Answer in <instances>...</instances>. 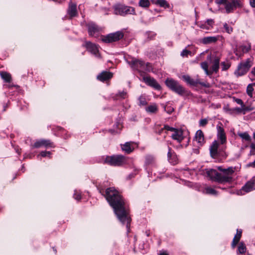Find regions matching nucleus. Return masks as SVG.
Instances as JSON below:
<instances>
[{"mask_svg": "<svg viewBox=\"0 0 255 255\" xmlns=\"http://www.w3.org/2000/svg\"><path fill=\"white\" fill-rule=\"evenodd\" d=\"M216 3L218 4H226L227 0H216Z\"/></svg>", "mask_w": 255, "mask_h": 255, "instance_id": "obj_52", "label": "nucleus"}, {"mask_svg": "<svg viewBox=\"0 0 255 255\" xmlns=\"http://www.w3.org/2000/svg\"><path fill=\"white\" fill-rule=\"evenodd\" d=\"M222 70L223 71L227 70L231 66V64L230 62H223L221 64Z\"/></svg>", "mask_w": 255, "mask_h": 255, "instance_id": "obj_38", "label": "nucleus"}, {"mask_svg": "<svg viewBox=\"0 0 255 255\" xmlns=\"http://www.w3.org/2000/svg\"><path fill=\"white\" fill-rule=\"evenodd\" d=\"M191 52L186 49H184L181 53V56L182 57H187L188 55H191Z\"/></svg>", "mask_w": 255, "mask_h": 255, "instance_id": "obj_45", "label": "nucleus"}, {"mask_svg": "<svg viewBox=\"0 0 255 255\" xmlns=\"http://www.w3.org/2000/svg\"><path fill=\"white\" fill-rule=\"evenodd\" d=\"M242 235V230L241 229H237V233L235 235L233 241L232 242V248H235L237 245L239 243Z\"/></svg>", "mask_w": 255, "mask_h": 255, "instance_id": "obj_18", "label": "nucleus"}, {"mask_svg": "<svg viewBox=\"0 0 255 255\" xmlns=\"http://www.w3.org/2000/svg\"><path fill=\"white\" fill-rule=\"evenodd\" d=\"M152 70L151 64L149 63H144L143 68L141 69V74L144 72H149Z\"/></svg>", "mask_w": 255, "mask_h": 255, "instance_id": "obj_28", "label": "nucleus"}, {"mask_svg": "<svg viewBox=\"0 0 255 255\" xmlns=\"http://www.w3.org/2000/svg\"><path fill=\"white\" fill-rule=\"evenodd\" d=\"M204 193L207 194H211L214 195H216L218 194V192L211 187H205L204 189Z\"/></svg>", "mask_w": 255, "mask_h": 255, "instance_id": "obj_31", "label": "nucleus"}, {"mask_svg": "<svg viewBox=\"0 0 255 255\" xmlns=\"http://www.w3.org/2000/svg\"><path fill=\"white\" fill-rule=\"evenodd\" d=\"M206 24L209 27H213V24L214 23V21L212 19H208L207 20L206 22Z\"/></svg>", "mask_w": 255, "mask_h": 255, "instance_id": "obj_47", "label": "nucleus"}, {"mask_svg": "<svg viewBox=\"0 0 255 255\" xmlns=\"http://www.w3.org/2000/svg\"><path fill=\"white\" fill-rule=\"evenodd\" d=\"M253 58H249L246 59V61L241 62L239 64L237 69L235 71V74L237 77L246 74L252 66L253 64Z\"/></svg>", "mask_w": 255, "mask_h": 255, "instance_id": "obj_4", "label": "nucleus"}, {"mask_svg": "<svg viewBox=\"0 0 255 255\" xmlns=\"http://www.w3.org/2000/svg\"><path fill=\"white\" fill-rule=\"evenodd\" d=\"M138 4L141 7H148L150 5V2L149 0H140Z\"/></svg>", "mask_w": 255, "mask_h": 255, "instance_id": "obj_36", "label": "nucleus"}, {"mask_svg": "<svg viewBox=\"0 0 255 255\" xmlns=\"http://www.w3.org/2000/svg\"><path fill=\"white\" fill-rule=\"evenodd\" d=\"M144 63L143 61L138 59H132L129 62L131 67L140 73V75H141V69L143 68Z\"/></svg>", "mask_w": 255, "mask_h": 255, "instance_id": "obj_15", "label": "nucleus"}, {"mask_svg": "<svg viewBox=\"0 0 255 255\" xmlns=\"http://www.w3.org/2000/svg\"><path fill=\"white\" fill-rule=\"evenodd\" d=\"M224 28L226 31L228 33H231L233 31V28L230 26L227 23H224Z\"/></svg>", "mask_w": 255, "mask_h": 255, "instance_id": "obj_42", "label": "nucleus"}, {"mask_svg": "<svg viewBox=\"0 0 255 255\" xmlns=\"http://www.w3.org/2000/svg\"><path fill=\"white\" fill-rule=\"evenodd\" d=\"M250 49H251V47H250H250H247V49H246V51H249V50H250Z\"/></svg>", "mask_w": 255, "mask_h": 255, "instance_id": "obj_63", "label": "nucleus"}, {"mask_svg": "<svg viewBox=\"0 0 255 255\" xmlns=\"http://www.w3.org/2000/svg\"><path fill=\"white\" fill-rule=\"evenodd\" d=\"M155 3L164 8L169 6L168 3L165 0H155Z\"/></svg>", "mask_w": 255, "mask_h": 255, "instance_id": "obj_32", "label": "nucleus"}, {"mask_svg": "<svg viewBox=\"0 0 255 255\" xmlns=\"http://www.w3.org/2000/svg\"><path fill=\"white\" fill-rule=\"evenodd\" d=\"M254 190H255V179H252L242 187L241 189V192L242 193V192H244L243 194H244L245 193L250 192Z\"/></svg>", "mask_w": 255, "mask_h": 255, "instance_id": "obj_13", "label": "nucleus"}, {"mask_svg": "<svg viewBox=\"0 0 255 255\" xmlns=\"http://www.w3.org/2000/svg\"><path fill=\"white\" fill-rule=\"evenodd\" d=\"M121 147L123 151L128 154L131 152L133 150V147L131 146V143L129 142L121 144Z\"/></svg>", "mask_w": 255, "mask_h": 255, "instance_id": "obj_26", "label": "nucleus"}, {"mask_svg": "<svg viewBox=\"0 0 255 255\" xmlns=\"http://www.w3.org/2000/svg\"><path fill=\"white\" fill-rule=\"evenodd\" d=\"M217 169L220 172L213 169H210L206 172L207 176L211 180L221 184L232 182L233 175L235 172V167L231 166L227 168H223L221 166H218Z\"/></svg>", "mask_w": 255, "mask_h": 255, "instance_id": "obj_2", "label": "nucleus"}, {"mask_svg": "<svg viewBox=\"0 0 255 255\" xmlns=\"http://www.w3.org/2000/svg\"><path fill=\"white\" fill-rule=\"evenodd\" d=\"M165 84L170 89L179 95L182 96L186 94L185 89L177 81L172 79H167Z\"/></svg>", "mask_w": 255, "mask_h": 255, "instance_id": "obj_5", "label": "nucleus"}, {"mask_svg": "<svg viewBox=\"0 0 255 255\" xmlns=\"http://www.w3.org/2000/svg\"><path fill=\"white\" fill-rule=\"evenodd\" d=\"M183 133V130L181 129L176 128L172 134L171 137L173 139L180 143L184 139Z\"/></svg>", "mask_w": 255, "mask_h": 255, "instance_id": "obj_17", "label": "nucleus"}, {"mask_svg": "<svg viewBox=\"0 0 255 255\" xmlns=\"http://www.w3.org/2000/svg\"><path fill=\"white\" fill-rule=\"evenodd\" d=\"M142 80L147 85L156 90H159L161 89V86L153 78L150 76H143Z\"/></svg>", "mask_w": 255, "mask_h": 255, "instance_id": "obj_11", "label": "nucleus"}, {"mask_svg": "<svg viewBox=\"0 0 255 255\" xmlns=\"http://www.w3.org/2000/svg\"><path fill=\"white\" fill-rule=\"evenodd\" d=\"M208 120L206 119H201L199 121V126L200 127H205L208 124Z\"/></svg>", "mask_w": 255, "mask_h": 255, "instance_id": "obj_46", "label": "nucleus"}, {"mask_svg": "<svg viewBox=\"0 0 255 255\" xmlns=\"http://www.w3.org/2000/svg\"><path fill=\"white\" fill-rule=\"evenodd\" d=\"M85 47L89 52L94 54L96 57H100L98 47L96 44L91 42L90 41H86L85 44Z\"/></svg>", "mask_w": 255, "mask_h": 255, "instance_id": "obj_12", "label": "nucleus"}, {"mask_svg": "<svg viewBox=\"0 0 255 255\" xmlns=\"http://www.w3.org/2000/svg\"><path fill=\"white\" fill-rule=\"evenodd\" d=\"M169 111H168V113H171L172 111H173V109L170 108V109H169Z\"/></svg>", "mask_w": 255, "mask_h": 255, "instance_id": "obj_61", "label": "nucleus"}, {"mask_svg": "<svg viewBox=\"0 0 255 255\" xmlns=\"http://www.w3.org/2000/svg\"><path fill=\"white\" fill-rule=\"evenodd\" d=\"M32 148H38L41 147H54L55 146L53 142L49 139H40L36 140L31 145Z\"/></svg>", "mask_w": 255, "mask_h": 255, "instance_id": "obj_8", "label": "nucleus"}, {"mask_svg": "<svg viewBox=\"0 0 255 255\" xmlns=\"http://www.w3.org/2000/svg\"><path fill=\"white\" fill-rule=\"evenodd\" d=\"M199 26L201 28L203 29H206V30L210 29L209 26H208L207 25V24H206V22L205 23L201 24V25H199Z\"/></svg>", "mask_w": 255, "mask_h": 255, "instance_id": "obj_49", "label": "nucleus"}, {"mask_svg": "<svg viewBox=\"0 0 255 255\" xmlns=\"http://www.w3.org/2000/svg\"><path fill=\"white\" fill-rule=\"evenodd\" d=\"M220 59L218 57H215L212 62L211 70L210 71L217 73L219 68Z\"/></svg>", "mask_w": 255, "mask_h": 255, "instance_id": "obj_25", "label": "nucleus"}, {"mask_svg": "<svg viewBox=\"0 0 255 255\" xmlns=\"http://www.w3.org/2000/svg\"><path fill=\"white\" fill-rule=\"evenodd\" d=\"M201 66L207 75H211L212 74V71L208 70V64L207 62H202L201 63Z\"/></svg>", "mask_w": 255, "mask_h": 255, "instance_id": "obj_33", "label": "nucleus"}, {"mask_svg": "<svg viewBox=\"0 0 255 255\" xmlns=\"http://www.w3.org/2000/svg\"><path fill=\"white\" fill-rule=\"evenodd\" d=\"M253 138L255 140V131L253 133Z\"/></svg>", "mask_w": 255, "mask_h": 255, "instance_id": "obj_64", "label": "nucleus"}, {"mask_svg": "<svg viewBox=\"0 0 255 255\" xmlns=\"http://www.w3.org/2000/svg\"><path fill=\"white\" fill-rule=\"evenodd\" d=\"M68 13L71 17L75 16L77 13V5L71 1L69 3Z\"/></svg>", "mask_w": 255, "mask_h": 255, "instance_id": "obj_21", "label": "nucleus"}, {"mask_svg": "<svg viewBox=\"0 0 255 255\" xmlns=\"http://www.w3.org/2000/svg\"><path fill=\"white\" fill-rule=\"evenodd\" d=\"M157 109V105L155 104H152L146 108V111L148 113H155Z\"/></svg>", "mask_w": 255, "mask_h": 255, "instance_id": "obj_30", "label": "nucleus"}, {"mask_svg": "<svg viewBox=\"0 0 255 255\" xmlns=\"http://www.w3.org/2000/svg\"><path fill=\"white\" fill-rule=\"evenodd\" d=\"M40 155L42 157H46L47 156H50L51 155V152L50 151H41L40 153Z\"/></svg>", "mask_w": 255, "mask_h": 255, "instance_id": "obj_48", "label": "nucleus"}, {"mask_svg": "<svg viewBox=\"0 0 255 255\" xmlns=\"http://www.w3.org/2000/svg\"><path fill=\"white\" fill-rule=\"evenodd\" d=\"M159 255H168V254L166 251H162L160 253Z\"/></svg>", "mask_w": 255, "mask_h": 255, "instance_id": "obj_58", "label": "nucleus"}, {"mask_svg": "<svg viewBox=\"0 0 255 255\" xmlns=\"http://www.w3.org/2000/svg\"><path fill=\"white\" fill-rule=\"evenodd\" d=\"M1 78L4 80L5 82L10 83L11 81V75L5 71H1L0 72Z\"/></svg>", "mask_w": 255, "mask_h": 255, "instance_id": "obj_27", "label": "nucleus"}, {"mask_svg": "<svg viewBox=\"0 0 255 255\" xmlns=\"http://www.w3.org/2000/svg\"><path fill=\"white\" fill-rule=\"evenodd\" d=\"M113 76V74L109 71H103L97 77L98 80L101 82H105L111 79Z\"/></svg>", "mask_w": 255, "mask_h": 255, "instance_id": "obj_16", "label": "nucleus"}, {"mask_svg": "<svg viewBox=\"0 0 255 255\" xmlns=\"http://www.w3.org/2000/svg\"><path fill=\"white\" fill-rule=\"evenodd\" d=\"M155 163V158L153 155L147 154L145 156V165L153 166Z\"/></svg>", "mask_w": 255, "mask_h": 255, "instance_id": "obj_22", "label": "nucleus"}, {"mask_svg": "<svg viewBox=\"0 0 255 255\" xmlns=\"http://www.w3.org/2000/svg\"><path fill=\"white\" fill-rule=\"evenodd\" d=\"M219 143L217 140H214L210 147V153L211 156L214 158H217L219 155L218 148Z\"/></svg>", "mask_w": 255, "mask_h": 255, "instance_id": "obj_14", "label": "nucleus"}, {"mask_svg": "<svg viewBox=\"0 0 255 255\" xmlns=\"http://www.w3.org/2000/svg\"><path fill=\"white\" fill-rule=\"evenodd\" d=\"M254 91V88L252 84H249L247 88V94L252 98L253 97V92Z\"/></svg>", "mask_w": 255, "mask_h": 255, "instance_id": "obj_39", "label": "nucleus"}, {"mask_svg": "<svg viewBox=\"0 0 255 255\" xmlns=\"http://www.w3.org/2000/svg\"><path fill=\"white\" fill-rule=\"evenodd\" d=\"M128 97V94L125 91H120L118 93L115 94L113 96V99L114 100H121L125 99Z\"/></svg>", "mask_w": 255, "mask_h": 255, "instance_id": "obj_24", "label": "nucleus"}, {"mask_svg": "<svg viewBox=\"0 0 255 255\" xmlns=\"http://www.w3.org/2000/svg\"><path fill=\"white\" fill-rule=\"evenodd\" d=\"M251 74L255 77V67L252 69Z\"/></svg>", "mask_w": 255, "mask_h": 255, "instance_id": "obj_60", "label": "nucleus"}, {"mask_svg": "<svg viewBox=\"0 0 255 255\" xmlns=\"http://www.w3.org/2000/svg\"><path fill=\"white\" fill-rule=\"evenodd\" d=\"M87 26L88 33L91 36L97 37L100 31L102 30V28L93 22L88 23Z\"/></svg>", "mask_w": 255, "mask_h": 255, "instance_id": "obj_9", "label": "nucleus"}, {"mask_svg": "<svg viewBox=\"0 0 255 255\" xmlns=\"http://www.w3.org/2000/svg\"><path fill=\"white\" fill-rule=\"evenodd\" d=\"M238 135L241 138L247 141H251V137L247 132L239 133Z\"/></svg>", "mask_w": 255, "mask_h": 255, "instance_id": "obj_35", "label": "nucleus"}, {"mask_svg": "<svg viewBox=\"0 0 255 255\" xmlns=\"http://www.w3.org/2000/svg\"><path fill=\"white\" fill-rule=\"evenodd\" d=\"M124 36V33L121 31H118L110 33L107 35H102L101 40L105 43H112L122 39Z\"/></svg>", "mask_w": 255, "mask_h": 255, "instance_id": "obj_6", "label": "nucleus"}, {"mask_svg": "<svg viewBox=\"0 0 255 255\" xmlns=\"http://www.w3.org/2000/svg\"><path fill=\"white\" fill-rule=\"evenodd\" d=\"M238 251L239 254H245L247 251V248L245 244L243 242L239 243Z\"/></svg>", "mask_w": 255, "mask_h": 255, "instance_id": "obj_34", "label": "nucleus"}, {"mask_svg": "<svg viewBox=\"0 0 255 255\" xmlns=\"http://www.w3.org/2000/svg\"><path fill=\"white\" fill-rule=\"evenodd\" d=\"M232 1L233 2V3L234 4V5H235V8H236L237 7H242V4L240 0H232Z\"/></svg>", "mask_w": 255, "mask_h": 255, "instance_id": "obj_43", "label": "nucleus"}, {"mask_svg": "<svg viewBox=\"0 0 255 255\" xmlns=\"http://www.w3.org/2000/svg\"><path fill=\"white\" fill-rule=\"evenodd\" d=\"M176 128H174L173 127H171L168 125H165L163 128L161 129L160 132H161L163 129L167 130L168 131H171L173 132L175 130H176Z\"/></svg>", "mask_w": 255, "mask_h": 255, "instance_id": "obj_44", "label": "nucleus"}, {"mask_svg": "<svg viewBox=\"0 0 255 255\" xmlns=\"http://www.w3.org/2000/svg\"><path fill=\"white\" fill-rule=\"evenodd\" d=\"M225 9L227 13H229L232 12L235 9V5H234L232 1L228 2L226 4Z\"/></svg>", "mask_w": 255, "mask_h": 255, "instance_id": "obj_29", "label": "nucleus"}, {"mask_svg": "<svg viewBox=\"0 0 255 255\" xmlns=\"http://www.w3.org/2000/svg\"><path fill=\"white\" fill-rule=\"evenodd\" d=\"M195 137L196 140L200 145H202L205 143L204 135L201 130L199 129L197 131Z\"/></svg>", "mask_w": 255, "mask_h": 255, "instance_id": "obj_20", "label": "nucleus"}, {"mask_svg": "<svg viewBox=\"0 0 255 255\" xmlns=\"http://www.w3.org/2000/svg\"><path fill=\"white\" fill-rule=\"evenodd\" d=\"M115 13L125 16L127 14H134V8L131 6H125L124 5L119 4L115 6Z\"/></svg>", "mask_w": 255, "mask_h": 255, "instance_id": "obj_7", "label": "nucleus"}, {"mask_svg": "<svg viewBox=\"0 0 255 255\" xmlns=\"http://www.w3.org/2000/svg\"><path fill=\"white\" fill-rule=\"evenodd\" d=\"M74 198L77 200H80L81 199V195L79 194L75 193L74 195Z\"/></svg>", "mask_w": 255, "mask_h": 255, "instance_id": "obj_54", "label": "nucleus"}, {"mask_svg": "<svg viewBox=\"0 0 255 255\" xmlns=\"http://www.w3.org/2000/svg\"><path fill=\"white\" fill-rule=\"evenodd\" d=\"M102 194L113 208L119 220L123 224L126 225L128 230L131 221L129 210L123 196L113 187L108 188L106 190L105 194L102 193Z\"/></svg>", "mask_w": 255, "mask_h": 255, "instance_id": "obj_1", "label": "nucleus"}, {"mask_svg": "<svg viewBox=\"0 0 255 255\" xmlns=\"http://www.w3.org/2000/svg\"><path fill=\"white\" fill-rule=\"evenodd\" d=\"M172 156H176V154L173 151H172L171 147H168V151L167 153V157L168 160H171Z\"/></svg>", "mask_w": 255, "mask_h": 255, "instance_id": "obj_40", "label": "nucleus"}, {"mask_svg": "<svg viewBox=\"0 0 255 255\" xmlns=\"http://www.w3.org/2000/svg\"><path fill=\"white\" fill-rule=\"evenodd\" d=\"M250 110V109L245 106H241V108H236L235 109V111H237V112L242 113L243 112L244 114L246 112L249 111Z\"/></svg>", "mask_w": 255, "mask_h": 255, "instance_id": "obj_37", "label": "nucleus"}, {"mask_svg": "<svg viewBox=\"0 0 255 255\" xmlns=\"http://www.w3.org/2000/svg\"><path fill=\"white\" fill-rule=\"evenodd\" d=\"M218 40V37L216 36L205 37L201 40V42L204 44H208L215 43Z\"/></svg>", "mask_w": 255, "mask_h": 255, "instance_id": "obj_23", "label": "nucleus"}, {"mask_svg": "<svg viewBox=\"0 0 255 255\" xmlns=\"http://www.w3.org/2000/svg\"><path fill=\"white\" fill-rule=\"evenodd\" d=\"M250 3L252 7L255 8V0H250Z\"/></svg>", "mask_w": 255, "mask_h": 255, "instance_id": "obj_55", "label": "nucleus"}, {"mask_svg": "<svg viewBox=\"0 0 255 255\" xmlns=\"http://www.w3.org/2000/svg\"><path fill=\"white\" fill-rule=\"evenodd\" d=\"M170 161L171 162H172L174 164H177V155H176V156H172V159Z\"/></svg>", "mask_w": 255, "mask_h": 255, "instance_id": "obj_53", "label": "nucleus"}, {"mask_svg": "<svg viewBox=\"0 0 255 255\" xmlns=\"http://www.w3.org/2000/svg\"><path fill=\"white\" fill-rule=\"evenodd\" d=\"M146 234L147 236H149L150 235L149 232L148 231L146 232Z\"/></svg>", "mask_w": 255, "mask_h": 255, "instance_id": "obj_62", "label": "nucleus"}, {"mask_svg": "<svg viewBox=\"0 0 255 255\" xmlns=\"http://www.w3.org/2000/svg\"><path fill=\"white\" fill-rule=\"evenodd\" d=\"M139 105L140 106H145L147 104V102L145 97L140 96L138 98Z\"/></svg>", "mask_w": 255, "mask_h": 255, "instance_id": "obj_41", "label": "nucleus"}, {"mask_svg": "<svg viewBox=\"0 0 255 255\" xmlns=\"http://www.w3.org/2000/svg\"><path fill=\"white\" fill-rule=\"evenodd\" d=\"M248 166L249 167L255 168V160L253 162L249 163L248 164Z\"/></svg>", "mask_w": 255, "mask_h": 255, "instance_id": "obj_56", "label": "nucleus"}, {"mask_svg": "<svg viewBox=\"0 0 255 255\" xmlns=\"http://www.w3.org/2000/svg\"><path fill=\"white\" fill-rule=\"evenodd\" d=\"M182 79L186 82L188 84L193 86H196L199 83V80L198 79H193L191 78V77L188 75H185L182 76Z\"/></svg>", "mask_w": 255, "mask_h": 255, "instance_id": "obj_19", "label": "nucleus"}, {"mask_svg": "<svg viewBox=\"0 0 255 255\" xmlns=\"http://www.w3.org/2000/svg\"><path fill=\"white\" fill-rule=\"evenodd\" d=\"M235 101L239 105H240L241 106H245L244 104L243 101L240 99H235Z\"/></svg>", "mask_w": 255, "mask_h": 255, "instance_id": "obj_51", "label": "nucleus"}, {"mask_svg": "<svg viewBox=\"0 0 255 255\" xmlns=\"http://www.w3.org/2000/svg\"><path fill=\"white\" fill-rule=\"evenodd\" d=\"M222 124L220 123L217 126V138L220 141L221 144H224L227 142V138L225 132L223 128L222 127Z\"/></svg>", "mask_w": 255, "mask_h": 255, "instance_id": "obj_10", "label": "nucleus"}, {"mask_svg": "<svg viewBox=\"0 0 255 255\" xmlns=\"http://www.w3.org/2000/svg\"><path fill=\"white\" fill-rule=\"evenodd\" d=\"M255 155V149H251L250 152V155Z\"/></svg>", "mask_w": 255, "mask_h": 255, "instance_id": "obj_57", "label": "nucleus"}, {"mask_svg": "<svg viewBox=\"0 0 255 255\" xmlns=\"http://www.w3.org/2000/svg\"><path fill=\"white\" fill-rule=\"evenodd\" d=\"M250 146L251 149H255V143H252Z\"/></svg>", "mask_w": 255, "mask_h": 255, "instance_id": "obj_59", "label": "nucleus"}, {"mask_svg": "<svg viewBox=\"0 0 255 255\" xmlns=\"http://www.w3.org/2000/svg\"><path fill=\"white\" fill-rule=\"evenodd\" d=\"M198 84H200V85L202 86L203 87H204L206 88L210 87V84L209 83L200 82L199 81Z\"/></svg>", "mask_w": 255, "mask_h": 255, "instance_id": "obj_50", "label": "nucleus"}, {"mask_svg": "<svg viewBox=\"0 0 255 255\" xmlns=\"http://www.w3.org/2000/svg\"><path fill=\"white\" fill-rule=\"evenodd\" d=\"M127 162L125 156L122 155H114L108 156L105 159V162L109 165L114 166H120Z\"/></svg>", "mask_w": 255, "mask_h": 255, "instance_id": "obj_3", "label": "nucleus"}]
</instances>
